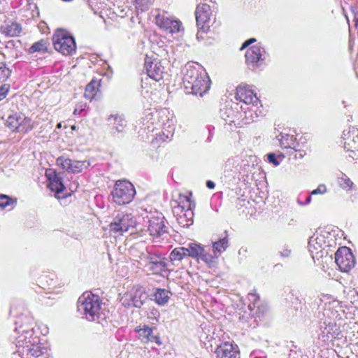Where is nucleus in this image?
<instances>
[{
    "mask_svg": "<svg viewBox=\"0 0 358 358\" xmlns=\"http://www.w3.org/2000/svg\"><path fill=\"white\" fill-rule=\"evenodd\" d=\"M186 93L202 96L210 87V79L204 68L197 63L185 65L182 78Z\"/></svg>",
    "mask_w": 358,
    "mask_h": 358,
    "instance_id": "obj_1",
    "label": "nucleus"
},
{
    "mask_svg": "<svg viewBox=\"0 0 358 358\" xmlns=\"http://www.w3.org/2000/svg\"><path fill=\"white\" fill-rule=\"evenodd\" d=\"M335 313L330 308H324L318 313L317 338L315 343L318 347L328 348L336 339L343 337L342 331L334 318Z\"/></svg>",
    "mask_w": 358,
    "mask_h": 358,
    "instance_id": "obj_2",
    "label": "nucleus"
},
{
    "mask_svg": "<svg viewBox=\"0 0 358 358\" xmlns=\"http://www.w3.org/2000/svg\"><path fill=\"white\" fill-rule=\"evenodd\" d=\"M78 311L86 320L96 322L104 326L107 323L109 312L102 308V303L99 296L84 293L78 301Z\"/></svg>",
    "mask_w": 358,
    "mask_h": 358,
    "instance_id": "obj_3",
    "label": "nucleus"
},
{
    "mask_svg": "<svg viewBox=\"0 0 358 358\" xmlns=\"http://www.w3.org/2000/svg\"><path fill=\"white\" fill-rule=\"evenodd\" d=\"M138 265L145 271L155 275H162L167 270L166 259L153 246L147 247L138 257Z\"/></svg>",
    "mask_w": 358,
    "mask_h": 358,
    "instance_id": "obj_4",
    "label": "nucleus"
},
{
    "mask_svg": "<svg viewBox=\"0 0 358 358\" xmlns=\"http://www.w3.org/2000/svg\"><path fill=\"white\" fill-rule=\"evenodd\" d=\"M55 49L64 55H71L76 52V43L74 37L66 30L57 29L52 36Z\"/></svg>",
    "mask_w": 358,
    "mask_h": 358,
    "instance_id": "obj_5",
    "label": "nucleus"
},
{
    "mask_svg": "<svg viewBox=\"0 0 358 358\" xmlns=\"http://www.w3.org/2000/svg\"><path fill=\"white\" fill-rule=\"evenodd\" d=\"M135 194L134 186L126 180L116 181L111 192L113 201L120 206L131 203Z\"/></svg>",
    "mask_w": 358,
    "mask_h": 358,
    "instance_id": "obj_6",
    "label": "nucleus"
},
{
    "mask_svg": "<svg viewBox=\"0 0 358 358\" xmlns=\"http://www.w3.org/2000/svg\"><path fill=\"white\" fill-rule=\"evenodd\" d=\"M16 327L15 331L21 334L17 338L16 346L18 348H22L20 352L23 353V350H26L27 345L32 344V336H33V320L31 317L27 316H22L18 318V320L15 322Z\"/></svg>",
    "mask_w": 358,
    "mask_h": 358,
    "instance_id": "obj_7",
    "label": "nucleus"
},
{
    "mask_svg": "<svg viewBox=\"0 0 358 358\" xmlns=\"http://www.w3.org/2000/svg\"><path fill=\"white\" fill-rule=\"evenodd\" d=\"M173 213H176V220L180 226L189 227L193 224L194 213L191 208V201L188 196L180 194L178 205L173 206Z\"/></svg>",
    "mask_w": 358,
    "mask_h": 358,
    "instance_id": "obj_8",
    "label": "nucleus"
},
{
    "mask_svg": "<svg viewBox=\"0 0 358 358\" xmlns=\"http://www.w3.org/2000/svg\"><path fill=\"white\" fill-rule=\"evenodd\" d=\"M248 68L252 71L262 66L266 59L265 49L259 43L248 48L245 55Z\"/></svg>",
    "mask_w": 358,
    "mask_h": 358,
    "instance_id": "obj_9",
    "label": "nucleus"
},
{
    "mask_svg": "<svg viewBox=\"0 0 358 358\" xmlns=\"http://www.w3.org/2000/svg\"><path fill=\"white\" fill-rule=\"evenodd\" d=\"M136 221L131 214L118 213L110 224V231L114 234L122 235L136 226Z\"/></svg>",
    "mask_w": 358,
    "mask_h": 358,
    "instance_id": "obj_10",
    "label": "nucleus"
},
{
    "mask_svg": "<svg viewBox=\"0 0 358 358\" xmlns=\"http://www.w3.org/2000/svg\"><path fill=\"white\" fill-rule=\"evenodd\" d=\"M211 15V9L208 3L199 2L195 11L196 24L199 29L196 37L199 38V32L201 30L203 33H206L209 30Z\"/></svg>",
    "mask_w": 358,
    "mask_h": 358,
    "instance_id": "obj_11",
    "label": "nucleus"
},
{
    "mask_svg": "<svg viewBox=\"0 0 358 358\" xmlns=\"http://www.w3.org/2000/svg\"><path fill=\"white\" fill-rule=\"evenodd\" d=\"M335 262L341 271L348 272L355 266V260L351 250L341 247L335 253Z\"/></svg>",
    "mask_w": 358,
    "mask_h": 358,
    "instance_id": "obj_12",
    "label": "nucleus"
},
{
    "mask_svg": "<svg viewBox=\"0 0 358 358\" xmlns=\"http://www.w3.org/2000/svg\"><path fill=\"white\" fill-rule=\"evenodd\" d=\"M148 231L153 238H159L168 233L165 218L162 215L151 216L148 220Z\"/></svg>",
    "mask_w": 358,
    "mask_h": 358,
    "instance_id": "obj_13",
    "label": "nucleus"
},
{
    "mask_svg": "<svg viewBox=\"0 0 358 358\" xmlns=\"http://www.w3.org/2000/svg\"><path fill=\"white\" fill-rule=\"evenodd\" d=\"M240 106L238 103L227 104L220 109V116L229 124L234 123L239 125L242 122L241 113L238 110Z\"/></svg>",
    "mask_w": 358,
    "mask_h": 358,
    "instance_id": "obj_14",
    "label": "nucleus"
},
{
    "mask_svg": "<svg viewBox=\"0 0 358 358\" xmlns=\"http://www.w3.org/2000/svg\"><path fill=\"white\" fill-rule=\"evenodd\" d=\"M342 138L345 149L353 154L350 155V157L355 158L358 152V129L352 127L348 131H343Z\"/></svg>",
    "mask_w": 358,
    "mask_h": 358,
    "instance_id": "obj_15",
    "label": "nucleus"
},
{
    "mask_svg": "<svg viewBox=\"0 0 358 358\" xmlns=\"http://www.w3.org/2000/svg\"><path fill=\"white\" fill-rule=\"evenodd\" d=\"M110 133L115 137L123 136L127 127V121L122 115L115 114L107 119Z\"/></svg>",
    "mask_w": 358,
    "mask_h": 358,
    "instance_id": "obj_16",
    "label": "nucleus"
},
{
    "mask_svg": "<svg viewBox=\"0 0 358 358\" xmlns=\"http://www.w3.org/2000/svg\"><path fill=\"white\" fill-rule=\"evenodd\" d=\"M235 98L242 103L241 105L247 106L251 103H259V99L256 94L248 85H240L236 87Z\"/></svg>",
    "mask_w": 358,
    "mask_h": 358,
    "instance_id": "obj_17",
    "label": "nucleus"
},
{
    "mask_svg": "<svg viewBox=\"0 0 358 358\" xmlns=\"http://www.w3.org/2000/svg\"><path fill=\"white\" fill-rule=\"evenodd\" d=\"M259 106H262L259 101V103H251L247 106L240 105L241 121L243 124H249L258 118L262 113Z\"/></svg>",
    "mask_w": 358,
    "mask_h": 358,
    "instance_id": "obj_18",
    "label": "nucleus"
},
{
    "mask_svg": "<svg viewBox=\"0 0 358 358\" xmlns=\"http://www.w3.org/2000/svg\"><path fill=\"white\" fill-rule=\"evenodd\" d=\"M156 24L161 29H163L172 34L178 33L182 29V23L180 21L165 16L164 15H157Z\"/></svg>",
    "mask_w": 358,
    "mask_h": 358,
    "instance_id": "obj_19",
    "label": "nucleus"
},
{
    "mask_svg": "<svg viewBox=\"0 0 358 358\" xmlns=\"http://www.w3.org/2000/svg\"><path fill=\"white\" fill-rule=\"evenodd\" d=\"M144 69L148 76L156 81H159L163 78L164 68L157 59L152 60L151 58L146 57Z\"/></svg>",
    "mask_w": 358,
    "mask_h": 358,
    "instance_id": "obj_20",
    "label": "nucleus"
},
{
    "mask_svg": "<svg viewBox=\"0 0 358 358\" xmlns=\"http://www.w3.org/2000/svg\"><path fill=\"white\" fill-rule=\"evenodd\" d=\"M215 352L217 358H239L237 345L229 342L220 345Z\"/></svg>",
    "mask_w": 358,
    "mask_h": 358,
    "instance_id": "obj_21",
    "label": "nucleus"
},
{
    "mask_svg": "<svg viewBox=\"0 0 358 358\" xmlns=\"http://www.w3.org/2000/svg\"><path fill=\"white\" fill-rule=\"evenodd\" d=\"M49 179L48 187L52 192H55L56 197L60 199L58 196L59 194L65 189V186L63 184L62 178L59 175L53 173L52 176L50 173H47Z\"/></svg>",
    "mask_w": 358,
    "mask_h": 358,
    "instance_id": "obj_22",
    "label": "nucleus"
},
{
    "mask_svg": "<svg viewBox=\"0 0 358 358\" xmlns=\"http://www.w3.org/2000/svg\"><path fill=\"white\" fill-rule=\"evenodd\" d=\"M130 293L132 297L133 306L141 308L147 299L145 289L141 287H134Z\"/></svg>",
    "mask_w": 358,
    "mask_h": 358,
    "instance_id": "obj_23",
    "label": "nucleus"
},
{
    "mask_svg": "<svg viewBox=\"0 0 358 358\" xmlns=\"http://www.w3.org/2000/svg\"><path fill=\"white\" fill-rule=\"evenodd\" d=\"M137 331L138 333V336L142 341L145 343L152 342L158 345L161 344L159 338L153 334V330L151 327L148 326H143V328L138 329Z\"/></svg>",
    "mask_w": 358,
    "mask_h": 358,
    "instance_id": "obj_24",
    "label": "nucleus"
},
{
    "mask_svg": "<svg viewBox=\"0 0 358 358\" xmlns=\"http://www.w3.org/2000/svg\"><path fill=\"white\" fill-rule=\"evenodd\" d=\"M276 138L282 148H291L295 151L298 150L296 148L298 143L292 135L280 134Z\"/></svg>",
    "mask_w": 358,
    "mask_h": 358,
    "instance_id": "obj_25",
    "label": "nucleus"
},
{
    "mask_svg": "<svg viewBox=\"0 0 358 358\" xmlns=\"http://www.w3.org/2000/svg\"><path fill=\"white\" fill-rule=\"evenodd\" d=\"M1 31L6 36L15 37L19 36L22 31V27L15 22H10L1 26Z\"/></svg>",
    "mask_w": 358,
    "mask_h": 358,
    "instance_id": "obj_26",
    "label": "nucleus"
},
{
    "mask_svg": "<svg viewBox=\"0 0 358 358\" xmlns=\"http://www.w3.org/2000/svg\"><path fill=\"white\" fill-rule=\"evenodd\" d=\"M326 244L324 235L318 233L315 234L311 236L308 241L309 250L313 252V250H317L322 248L323 245Z\"/></svg>",
    "mask_w": 358,
    "mask_h": 358,
    "instance_id": "obj_27",
    "label": "nucleus"
},
{
    "mask_svg": "<svg viewBox=\"0 0 358 358\" xmlns=\"http://www.w3.org/2000/svg\"><path fill=\"white\" fill-rule=\"evenodd\" d=\"M155 302L160 306H164L168 303L170 299V292L162 288H157L155 292Z\"/></svg>",
    "mask_w": 358,
    "mask_h": 358,
    "instance_id": "obj_28",
    "label": "nucleus"
},
{
    "mask_svg": "<svg viewBox=\"0 0 358 358\" xmlns=\"http://www.w3.org/2000/svg\"><path fill=\"white\" fill-rule=\"evenodd\" d=\"M22 115L15 113L13 115H10L8 117L6 121V125L8 128H9L12 131H17L20 125Z\"/></svg>",
    "mask_w": 358,
    "mask_h": 358,
    "instance_id": "obj_29",
    "label": "nucleus"
},
{
    "mask_svg": "<svg viewBox=\"0 0 358 358\" xmlns=\"http://www.w3.org/2000/svg\"><path fill=\"white\" fill-rule=\"evenodd\" d=\"M36 341H34L32 344L27 345L26 350H23V354L26 353L27 355H30L34 357H38L43 354L44 348H41Z\"/></svg>",
    "mask_w": 358,
    "mask_h": 358,
    "instance_id": "obj_30",
    "label": "nucleus"
},
{
    "mask_svg": "<svg viewBox=\"0 0 358 358\" xmlns=\"http://www.w3.org/2000/svg\"><path fill=\"white\" fill-rule=\"evenodd\" d=\"M188 250L185 247L176 248L171 251L169 255L171 261H181L184 257H188Z\"/></svg>",
    "mask_w": 358,
    "mask_h": 358,
    "instance_id": "obj_31",
    "label": "nucleus"
},
{
    "mask_svg": "<svg viewBox=\"0 0 358 358\" xmlns=\"http://www.w3.org/2000/svg\"><path fill=\"white\" fill-rule=\"evenodd\" d=\"M90 166V163L88 161H76L71 160V164H70V172L71 173H79L81 172L84 169H87Z\"/></svg>",
    "mask_w": 358,
    "mask_h": 358,
    "instance_id": "obj_32",
    "label": "nucleus"
},
{
    "mask_svg": "<svg viewBox=\"0 0 358 358\" xmlns=\"http://www.w3.org/2000/svg\"><path fill=\"white\" fill-rule=\"evenodd\" d=\"M228 246V239L227 237L222 238L219 241L214 242L213 244V248L215 255L216 256L217 255V253L220 255L222 252L225 251Z\"/></svg>",
    "mask_w": 358,
    "mask_h": 358,
    "instance_id": "obj_33",
    "label": "nucleus"
},
{
    "mask_svg": "<svg viewBox=\"0 0 358 358\" xmlns=\"http://www.w3.org/2000/svg\"><path fill=\"white\" fill-rule=\"evenodd\" d=\"M98 85L99 84L95 80H92L85 87V98L92 99L96 94Z\"/></svg>",
    "mask_w": 358,
    "mask_h": 358,
    "instance_id": "obj_34",
    "label": "nucleus"
},
{
    "mask_svg": "<svg viewBox=\"0 0 358 358\" xmlns=\"http://www.w3.org/2000/svg\"><path fill=\"white\" fill-rule=\"evenodd\" d=\"M33 128V122L32 120L22 115L20 125L18 129V132L20 133H27L29 131L31 130Z\"/></svg>",
    "mask_w": 358,
    "mask_h": 358,
    "instance_id": "obj_35",
    "label": "nucleus"
},
{
    "mask_svg": "<svg viewBox=\"0 0 358 358\" xmlns=\"http://www.w3.org/2000/svg\"><path fill=\"white\" fill-rule=\"evenodd\" d=\"M48 50V45L47 41L45 40H40L38 42L34 43L30 48H29V52L30 53H34V52H45Z\"/></svg>",
    "mask_w": 358,
    "mask_h": 358,
    "instance_id": "obj_36",
    "label": "nucleus"
},
{
    "mask_svg": "<svg viewBox=\"0 0 358 358\" xmlns=\"http://www.w3.org/2000/svg\"><path fill=\"white\" fill-rule=\"evenodd\" d=\"M201 245L196 243H190L188 244V247L186 248V250H188L187 255L188 257H191L192 258L196 259L198 257L199 254L201 252Z\"/></svg>",
    "mask_w": 358,
    "mask_h": 358,
    "instance_id": "obj_37",
    "label": "nucleus"
},
{
    "mask_svg": "<svg viewBox=\"0 0 358 358\" xmlns=\"http://www.w3.org/2000/svg\"><path fill=\"white\" fill-rule=\"evenodd\" d=\"M338 182L339 186L345 190L351 189L353 186L352 181L345 174L338 178Z\"/></svg>",
    "mask_w": 358,
    "mask_h": 358,
    "instance_id": "obj_38",
    "label": "nucleus"
},
{
    "mask_svg": "<svg viewBox=\"0 0 358 358\" xmlns=\"http://www.w3.org/2000/svg\"><path fill=\"white\" fill-rule=\"evenodd\" d=\"M162 125H164L163 129H164L166 131V133L165 131H163V136H164V138L162 137L161 139L165 141V139L169 138L170 137L173 136L174 129L169 122V120H167L166 123H164V121L162 120Z\"/></svg>",
    "mask_w": 358,
    "mask_h": 358,
    "instance_id": "obj_39",
    "label": "nucleus"
},
{
    "mask_svg": "<svg viewBox=\"0 0 358 358\" xmlns=\"http://www.w3.org/2000/svg\"><path fill=\"white\" fill-rule=\"evenodd\" d=\"M248 300L250 301L248 304L249 309L252 311L255 308L259 309V296L254 293H250L248 294Z\"/></svg>",
    "mask_w": 358,
    "mask_h": 358,
    "instance_id": "obj_40",
    "label": "nucleus"
},
{
    "mask_svg": "<svg viewBox=\"0 0 358 358\" xmlns=\"http://www.w3.org/2000/svg\"><path fill=\"white\" fill-rule=\"evenodd\" d=\"M266 156L268 162L273 164L275 166H278L280 162H282L285 158V156L282 154L276 155L275 153H268Z\"/></svg>",
    "mask_w": 358,
    "mask_h": 358,
    "instance_id": "obj_41",
    "label": "nucleus"
},
{
    "mask_svg": "<svg viewBox=\"0 0 358 358\" xmlns=\"http://www.w3.org/2000/svg\"><path fill=\"white\" fill-rule=\"evenodd\" d=\"M57 165L60 166L62 169L66 170L70 172V164H71V159L59 157L57 159Z\"/></svg>",
    "mask_w": 358,
    "mask_h": 358,
    "instance_id": "obj_42",
    "label": "nucleus"
},
{
    "mask_svg": "<svg viewBox=\"0 0 358 358\" xmlns=\"http://www.w3.org/2000/svg\"><path fill=\"white\" fill-rule=\"evenodd\" d=\"M14 200L6 194H0V208L4 209L8 206H13L14 204Z\"/></svg>",
    "mask_w": 358,
    "mask_h": 358,
    "instance_id": "obj_43",
    "label": "nucleus"
},
{
    "mask_svg": "<svg viewBox=\"0 0 358 358\" xmlns=\"http://www.w3.org/2000/svg\"><path fill=\"white\" fill-rule=\"evenodd\" d=\"M152 2L153 0H135L136 8L143 12L146 10Z\"/></svg>",
    "mask_w": 358,
    "mask_h": 358,
    "instance_id": "obj_44",
    "label": "nucleus"
},
{
    "mask_svg": "<svg viewBox=\"0 0 358 358\" xmlns=\"http://www.w3.org/2000/svg\"><path fill=\"white\" fill-rule=\"evenodd\" d=\"M11 73V70L7 66L6 63L0 64V80H6Z\"/></svg>",
    "mask_w": 358,
    "mask_h": 358,
    "instance_id": "obj_45",
    "label": "nucleus"
},
{
    "mask_svg": "<svg viewBox=\"0 0 358 358\" xmlns=\"http://www.w3.org/2000/svg\"><path fill=\"white\" fill-rule=\"evenodd\" d=\"M120 301L125 307L133 306L132 297L130 291L125 293L121 298Z\"/></svg>",
    "mask_w": 358,
    "mask_h": 358,
    "instance_id": "obj_46",
    "label": "nucleus"
},
{
    "mask_svg": "<svg viewBox=\"0 0 358 358\" xmlns=\"http://www.w3.org/2000/svg\"><path fill=\"white\" fill-rule=\"evenodd\" d=\"M218 257V255H212L208 252L206 253V255H203V257H201V261L204 262L208 265H213L216 262V259Z\"/></svg>",
    "mask_w": 358,
    "mask_h": 358,
    "instance_id": "obj_47",
    "label": "nucleus"
},
{
    "mask_svg": "<svg viewBox=\"0 0 358 358\" xmlns=\"http://www.w3.org/2000/svg\"><path fill=\"white\" fill-rule=\"evenodd\" d=\"M327 192V187L324 185H320L315 189L310 192V195L323 194Z\"/></svg>",
    "mask_w": 358,
    "mask_h": 358,
    "instance_id": "obj_48",
    "label": "nucleus"
},
{
    "mask_svg": "<svg viewBox=\"0 0 358 358\" xmlns=\"http://www.w3.org/2000/svg\"><path fill=\"white\" fill-rule=\"evenodd\" d=\"M280 254L282 257H289L291 255V250L287 248H285L280 251Z\"/></svg>",
    "mask_w": 358,
    "mask_h": 358,
    "instance_id": "obj_49",
    "label": "nucleus"
},
{
    "mask_svg": "<svg viewBox=\"0 0 358 358\" xmlns=\"http://www.w3.org/2000/svg\"><path fill=\"white\" fill-rule=\"evenodd\" d=\"M256 39L254 38H251L248 40H246L242 45L241 48V50L246 48L248 45H251L252 43L255 42Z\"/></svg>",
    "mask_w": 358,
    "mask_h": 358,
    "instance_id": "obj_50",
    "label": "nucleus"
},
{
    "mask_svg": "<svg viewBox=\"0 0 358 358\" xmlns=\"http://www.w3.org/2000/svg\"><path fill=\"white\" fill-rule=\"evenodd\" d=\"M8 89L5 87H0V101L3 99L6 96Z\"/></svg>",
    "mask_w": 358,
    "mask_h": 358,
    "instance_id": "obj_51",
    "label": "nucleus"
},
{
    "mask_svg": "<svg viewBox=\"0 0 358 358\" xmlns=\"http://www.w3.org/2000/svg\"><path fill=\"white\" fill-rule=\"evenodd\" d=\"M311 196H312V195H310H310H308V196L306 197V201H305V202H301V201H300V199H298V203H299V205H301V206H303V205H306V204L310 203V201H311Z\"/></svg>",
    "mask_w": 358,
    "mask_h": 358,
    "instance_id": "obj_52",
    "label": "nucleus"
},
{
    "mask_svg": "<svg viewBox=\"0 0 358 358\" xmlns=\"http://www.w3.org/2000/svg\"><path fill=\"white\" fill-rule=\"evenodd\" d=\"M237 162L238 160H236V159H229L226 163V167L234 166L235 164L237 163Z\"/></svg>",
    "mask_w": 358,
    "mask_h": 358,
    "instance_id": "obj_53",
    "label": "nucleus"
},
{
    "mask_svg": "<svg viewBox=\"0 0 358 358\" xmlns=\"http://www.w3.org/2000/svg\"><path fill=\"white\" fill-rule=\"evenodd\" d=\"M206 187L209 189H213L215 187V183L214 182L211 180H208L206 182Z\"/></svg>",
    "mask_w": 358,
    "mask_h": 358,
    "instance_id": "obj_54",
    "label": "nucleus"
},
{
    "mask_svg": "<svg viewBox=\"0 0 358 358\" xmlns=\"http://www.w3.org/2000/svg\"><path fill=\"white\" fill-rule=\"evenodd\" d=\"M201 254H199V255L198 256V257H196V259H201V257H203V255H206V253L207 252L206 248L204 247H201Z\"/></svg>",
    "mask_w": 358,
    "mask_h": 358,
    "instance_id": "obj_55",
    "label": "nucleus"
},
{
    "mask_svg": "<svg viewBox=\"0 0 358 358\" xmlns=\"http://www.w3.org/2000/svg\"><path fill=\"white\" fill-rule=\"evenodd\" d=\"M167 113V110L166 109L161 110L159 112L157 113V115H159L160 117L162 115H165Z\"/></svg>",
    "mask_w": 358,
    "mask_h": 358,
    "instance_id": "obj_56",
    "label": "nucleus"
},
{
    "mask_svg": "<svg viewBox=\"0 0 358 358\" xmlns=\"http://www.w3.org/2000/svg\"><path fill=\"white\" fill-rule=\"evenodd\" d=\"M80 112H81V110H78V109L76 108V109L74 110V111H73V113H74L75 115H76V114H80Z\"/></svg>",
    "mask_w": 358,
    "mask_h": 358,
    "instance_id": "obj_57",
    "label": "nucleus"
},
{
    "mask_svg": "<svg viewBox=\"0 0 358 358\" xmlns=\"http://www.w3.org/2000/svg\"><path fill=\"white\" fill-rule=\"evenodd\" d=\"M76 125H73V126H71V129H72V130H76Z\"/></svg>",
    "mask_w": 358,
    "mask_h": 358,
    "instance_id": "obj_58",
    "label": "nucleus"
},
{
    "mask_svg": "<svg viewBox=\"0 0 358 358\" xmlns=\"http://www.w3.org/2000/svg\"><path fill=\"white\" fill-rule=\"evenodd\" d=\"M200 1L199 2H206L208 1V0H199ZM210 1H211V0H209Z\"/></svg>",
    "mask_w": 358,
    "mask_h": 358,
    "instance_id": "obj_59",
    "label": "nucleus"
},
{
    "mask_svg": "<svg viewBox=\"0 0 358 358\" xmlns=\"http://www.w3.org/2000/svg\"><path fill=\"white\" fill-rule=\"evenodd\" d=\"M201 32H203V31L201 30V31L199 32V38H202V36H200V34H201Z\"/></svg>",
    "mask_w": 358,
    "mask_h": 358,
    "instance_id": "obj_60",
    "label": "nucleus"
},
{
    "mask_svg": "<svg viewBox=\"0 0 358 358\" xmlns=\"http://www.w3.org/2000/svg\"><path fill=\"white\" fill-rule=\"evenodd\" d=\"M150 115H152V114H149V115H148L146 116V119H150V118H149V116H150Z\"/></svg>",
    "mask_w": 358,
    "mask_h": 358,
    "instance_id": "obj_61",
    "label": "nucleus"
},
{
    "mask_svg": "<svg viewBox=\"0 0 358 358\" xmlns=\"http://www.w3.org/2000/svg\"><path fill=\"white\" fill-rule=\"evenodd\" d=\"M303 155L302 154H300V157H303Z\"/></svg>",
    "mask_w": 358,
    "mask_h": 358,
    "instance_id": "obj_62",
    "label": "nucleus"
},
{
    "mask_svg": "<svg viewBox=\"0 0 358 358\" xmlns=\"http://www.w3.org/2000/svg\"><path fill=\"white\" fill-rule=\"evenodd\" d=\"M357 294H358V292H357Z\"/></svg>",
    "mask_w": 358,
    "mask_h": 358,
    "instance_id": "obj_63",
    "label": "nucleus"
}]
</instances>
